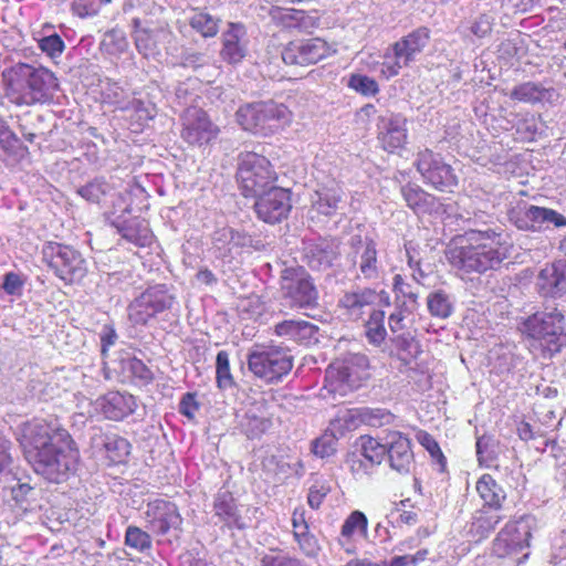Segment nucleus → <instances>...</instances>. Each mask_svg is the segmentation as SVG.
Returning <instances> with one entry per match:
<instances>
[{
    "label": "nucleus",
    "instance_id": "34",
    "mask_svg": "<svg viewBox=\"0 0 566 566\" xmlns=\"http://www.w3.org/2000/svg\"><path fill=\"white\" fill-rule=\"evenodd\" d=\"M378 293L374 289L365 287L346 292L338 301V305L352 316H360L364 310L376 303Z\"/></svg>",
    "mask_w": 566,
    "mask_h": 566
},
{
    "label": "nucleus",
    "instance_id": "53",
    "mask_svg": "<svg viewBox=\"0 0 566 566\" xmlns=\"http://www.w3.org/2000/svg\"><path fill=\"white\" fill-rule=\"evenodd\" d=\"M347 86L366 97L375 96L380 91L376 80L360 73L352 74L347 81Z\"/></svg>",
    "mask_w": 566,
    "mask_h": 566
},
{
    "label": "nucleus",
    "instance_id": "56",
    "mask_svg": "<svg viewBox=\"0 0 566 566\" xmlns=\"http://www.w3.org/2000/svg\"><path fill=\"white\" fill-rule=\"evenodd\" d=\"M101 45L108 54L116 55L126 51L128 41L123 31L113 29L104 34Z\"/></svg>",
    "mask_w": 566,
    "mask_h": 566
},
{
    "label": "nucleus",
    "instance_id": "44",
    "mask_svg": "<svg viewBox=\"0 0 566 566\" xmlns=\"http://www.w3.org/2000/svg\"><path fill=\"white\" fill-rule=\"evenodd\" d=\"M134 41L137 51L145 57L154 56L158 52L157 38L159 30L138 28L139 21L135 20Z\"/></svg>",
    "mask_w": 566,
    "mask_h": 566
},
{
    "label": "nucleus",
    "instance_id": "33",
    "mask_svg": "<svg viewBox=\"0 0 566 566\" xmlns=\"http://www.w3.org/2000/svg\"><path fill=\"white\" fill-rule=\"evenodd\" d=\"M213 512L229 528L244 530L247 527L237 501L229 490L221 488L218 491L213 500Z\"/></svg>",
    "mask_w": 566,
    "mask_h": 566
},
{
    "label": "nucleus",
    "instance_id": "1",
    "mask_svg": "<svg viewBox=\"0 0 566 566\" xmlns=\"http://www.w3.org/2000/svg\"><path fill=\"white\" fill-rule=\"evenodd\" d=\"M18 441L33 471L51 483H62L76 470L80 451L71 434L56 423L33 419L20 428Z\"/></svg>",
    "mask_w": 566,
    "mask_h": 566
},
{
    "label": "nucleus",
    "instance_id": "51",
    "mask_svg": "<svg viewBox=\"0 0 566 566\" xmlns=\"http://www.w3.org/2000/svg\"><path fill=\"white\" fill-rule=\"evenodd\" d=\"M260 564L261 566H306L301 559L277 548H271L261 554Z\"/></svg>",
    "mask_w": 566,
    "mask_h": 566
},
{
    "label": "nucleus",
    "instance_id": "2",
    "mask_svg": "<svg viewBox=\"0 0 566 566\" xmlns=\"http://www.w3.org/2000/svg\"><path fill=\"white\" fill-rule=\"evenodd\" d=\"M512 245L502 232L470 230L454 237L446 249L449 264L465 274L496 270L509 258Z\"/></svg>",
    "mask_w": 566,
    "mask_h": 566
},
{
    "label": "nucleus",
    "instance_id": "38",
    "mask_svg": "<svg viewBox=\"0 0 566 566\" xmlns=\"http://www.w3.org/2000/svg\"><path fill=\"white\" fill-rule=\"evenodd\" d=\"M476 492L484 504L492 510H500L506 499L505 491L490 474H483L478 480Z\"/></svg>",
    "mask_w": 566,
    "mask_h": 566
},
{
    "label": "nucleus",
    "instance_id": "55",
    "mask_svg": "<svg viewBox=\"0 0 566 566\" xmlns=\"http://www.w3.org/2000/svg\"><path fill=\"white\" fill-rule=\"evenodd\" d=\"M125 544L139 553H144L151 548V537L142 528L130 525L126 528Z\"/></svg>",
    "mask_w": 566,
    "mask_h": 566
},
{
    "label": "nucleus",
    "instance_id": "23",
    "mask_svg": "<svg viewBox=\"0 0 566 566\" xmlns=\"http://www.w3.org/2000/svg\"><path fill=\"white\" fill-rule=\"evenodd\" d=\"M146 520L150 531L165 535L171 530H180L182 517L172 502L157 499L148 503Z\"/></svg>",
    "mask_w": 566,
    "mask_h": 566
},
{
    "label": "nucleus",
    "instance_id": "26",
    "mask_svg": "<svg viewBox=\"0 0 566 566\" xmlns=\"http://www.w3.org/2000/svg\"><path fill=\"white\" fill-rule=\"evenodd\" d=\"M387 458L389 467L400 474H408L413 465L411 441L401 432L387 436Z\"/></svg>",
    "mask_w": 566,
    "mask_h": 566
},
{
    "label": "nucleus",
    "instance_id": "43",
    "mask_svg": "<svg viewBox=\"0 0 566 566\" xmlns=\"http://www.w3.org/2000/svg\"><path fill=\"white\" fill-rule=\"evenodd\" d=\"M492 17L486 13H481L473 21L460 22L457 32L463 39H469L471 35L476 39H483L492 31Z\"/></svg>",
    "mask_w": 566,
    "mask_h": 566
},
{
    "label": "nucleus",
    "instance_id": "52",
    "mask_svg": "<svg viewBox=\"0 0 566 566\" xmlns=\"http://www.w3.org/2000/svg\"><path fill=\"white\" fill-rule=\"evenodd\" d=\"M111 186L103 178H95L77 189V193L88 202L98 203L111 191Z\"/></svg>",
    "mask_w": 566,
    "mask_h": 566
},
{
    "label": "nucleus",
    "instance_id": "45",
    "mask_svg": "<svg viewBox=\"0 0 566 566\" xmlns=\"http://www.w3.org/2000/svg\"><path fill=\"white\" fill-rule=\"evenodd\" d=\"M417 308L395 303L394 311L388 316V326L392 334H400L403 331L411 329L413 325V314Z\"/></svg>",
    "mask_w": 566,
    "mask_h": 566
},
{
    "label": "nucleus",
    "instance_id": "62",
    "mask_svg": "<svg viewBox=\"0 0 566 566\" xmlns=\"http://www.w3.org/2000/svg\"><path fill=\"white\" fill-rule=\"evenodd\" d=\"M337 439L333 433L325 432L312 443V451L319 458H328L336 451Z\"/></svg>",
    "mask_w": 566,
    "mask_h": 566
},
{
    "label": "nucleus",
    "instance_id": "32",
    "mask_svg": "<svg viewBox=\"0 0 566 566\" xmlns=\"http://www.w3.org/2000/svg\"><path fill=\"white\" fill-rule=\"evenodd\" d=\"M368 518L361 511H353L344 521L340 533L337 538L338 545L347 554L356 552V541L358 538L367 539Z\"/></svg>",
    "mask_w": 566,
    "mask_h": 566
},
{
    "label": "nucleus",
    "instance_id": "39",
    "mask_svg": "<svg viewBox=\"0 0 566 566\" xmlns=\"http://www.w3.org/2000/svg\"><path fill=\"white\" fill-rule=\"evenodd\" d=\"M221 19L211 14L206 9H192L189 17V25L201 36L214 38L220 29Z\"/></svg>",
    "mask_w": 566,
    "mask_h": 566
},
{
    "label": "nucleus",
    "instance_id": "24",
    "mask_svg": "<svg viewBox=\"0 0 566 566\" xmlns=\"http://www.w3.org/2000/svg\"><path fill=\"white\" fill-rule=\"evenodd\" d=\"M430 40V30L419 27L395 42L385 53V59H397L401 64L409 66L417 60Z\"/></svg>",
    "mask_w": 566,
    "mask_h": 566
},
{
    "label": "nucleus",
    "instance_id": "35",
    "mask_svg": "<svg viewBox=\"0 0 566 566\" xmlns=\"http://www.w3.org/2000/svg\"><path fill=\"white\" fill-rule=\"evenodd\" d=\"M342 201V191L339 187H321L312 197V209L319 214L331 217L335 214L338 205Z\"/></svg>",
    "mask_w": 566,
    "mask_h": 566
},
{
    "label": "nucleus",
    "instance_id": "58",
    "mask_svg": "<svg viewBox=\"0 0 566 566\" xmlns=\"http://www.w3.org/2000/svg\"><path fill=\"white\" fill-rule=\"evenodd\" d=\"M28 148L24 144H0V159L7 166H14L24 159Z\"/></svg>",
    "mask_w": 566,
    "mask_h": 566
},
{
    "label": "nucleus",
    "instance_id": "12",
    "mask_svg": "<svg viewBox=\"0 0 566 566\" xmlns=\"http://www.w3.org/2000/svg\"><path fill=\"white\" fill-rule=\"evenodd\" d=\"M248 366L254 376L276 382L291 371L293 358L282 348L256 346L248 356Z\"/></svg>",
    "mask_w": 566,
    "mask_h": 566
},
{
    "label": "nucleus",
    "instance_id": "19",
    "mask_svg": "<svg viewBox=\"0 0 566 566\" xmlns=\"http://www.w3.org/2000/svg\"><path fill=\"white\" fill-rule=\"evenodd\" d=\"M179 120L180 136L185 142H212L220 134L219 126L212 123L202 106L187 108Z\"/></svg>",
    "mask_w": 566,
    "mask_h": 566
},
{
    "label": "nucleus",
    "instance_id": "47",
    "mask_svg": "<svg viewBox=\"0 0 566 566\" xmlns=\"http://www.w3.org/2000/svg\"><path fill=\"white\" fill-rule=\"evenodd\" d=\"M365 335L368 342L373 345H380L387 336L385 327V312L375 310L370 313L368 321L365 324Z\"/></svg>",
    "mask_w": 566,
    "mask_h": 566
},
{
    "label": "nucleus",
    "instance_id": "5",
    "mask_svg": "<svg viewBox=\"0 0 566 566\" xmlns=\"http://www.w3.org/2000/svg\"><path fill=\"white\" fill-rule=\"evenodd\" d=\"M96 87V99L103 105L129 113V129L133 133L142 132L157 114L156 105L149 98L142 97L135 92L129 93L109 77L99 78Z\"/></svg>",
    "mask_w": 566,
    "mask_h": 566
},
{
    "label": "nucleus",
    "instance_id": "6",
    "mask_svg": "<svg viewBox=\"0 0 566 566\" xmlns=\"http://www.w3.org/2000/svg\"><path fill=\"white\" fill-rule=\"evenodd\" d=\"M291 112L281 103L260 101L241 105L237 113L238 124L256 136L268 137L291 122Z\"/></svg>",
    "mask_w": 566,
    "mask_h": 566
},
{
    "label": "nucleus",
    "instance_id": "46",
    "mask_svg": "<svg viewBox=\"0 0 566 566\" xmlns=\"http://www.w3.org/2000/svg\"><path fill=\"white\" fill-rule=\"evenodd\" d=\"M427 307L433 317L447 318L452 314L453 303L447 292L437 290L429 293L427 297Z\"/></svg>",
    "mask_w": 566,
    "mask_h": 566
},
{
    "label": "nucleus",
    "instance_id": "9",
    "mask_svg": "<svg viewBox=\"0 0 566 566\" xmlns=\"http://www.w3.org/2000/svg\"><path fill=\"white\" fill-rule=\"evenodd\" d=\"M42 258L56 277L66 284L82 280L86 274V261L70 245L49 241L42 247Z\"/></svg>",
    "mask_w": 566,
    "mask_h": 566
},
{
    "label": "nucleus",
    "instance_id": "63",
    "mask_svg": "<svg viewBox=\"0 0 566 566\" xmlns=\"http://www.w3.org/2000/svg\"><path fill=\"white\" fill-rule=\"evenodd\" d=\"M331 485L328 481L323 479H316L312 486L310 488L307 494V503L313 510L319 509L324 499L331 492Z\"/></svg>",
    "mask_w": 566,
    "mask_h": 566
},
{
    "label": "nucleus",
    "instance_id": "37",
    "mask_svg": "<svg viewBox=\"0 0 566 566\" xmlns=\"http://www.w3.org/2000/svg\"><path fill=\"white\" fill-rule=\"evenodd\" d=\"M500 510L480 511L474 514L469 527V534L479 542L488 537L502 521Z\"/></svg>",
    "mask_w": 566,
    "mask_h": 566
},
{
    "label": "nucleus",
    "instance_id": "28",
    "mask_svg": "<svg viewBox=\"0 0 566 566\" xmlns=\"http://www.w3.org/2000/svg\"><path fill=\"white\" fill-rule=\"evenodd\" d=\"M338 254V247L327 239L310 240L304 245V261L314 271L329 269Z\"/></svg>",
    "mask_w": 566,
    "mask_h": 566
},
{
    "label": "nucleus",
    "instance_id": "60",
    "mask_svg": "<svg viewBox=\"0 0 566 566\" xmlns=\"http://www.w3.org/2000/svg\"><path fill=\"white\" fill-rule=\"evenodd\" d=\"M294 539L297 543L300 551L306 557L315 558L318 556L321 552V545L315 535L312 534L310 530L302 533L296 532Z\"/></svg>",
    "mask_w": 566,
    "mask_h": 566
},
{
    "label": "nucleus",
    "instance_id": "7",
    "mask_svg": "<svg viewBox=\"0 0 566 566\" xmlns=\"http://www.w3.org/2000/svg\"><path fill=\"white\" fill-rule=\"evenodd\" d=\"M369 360L365 354L353 353L328 366L324 387L328 392L346 396L368 377Z\"/></svg>",
    "mask_w": 566,
    "mask_h": 566
},
{
    "label": "nucleus",
    "instance_id": "16",
    "mask_svg": "<svg viewBox=\"0 0 566 566\" xmlns=\"http://www.w3.org/2000/svg\"><path fill=\"white\" fill-rule=\"evenodd\" d=\"M416 167L424 184L437 190L447 191L458 184L453 168L439 154L429 149L418 154Z\"/></svg>",
    "mask_w": 566,
    "mask_h": 566
},
{
    "label": "nucleus",
    "instance_id": "61",
    "mask_svg": "<svg viewBox=\"0 0 566 566\" xmlns=\"http://www.w3.org/2000/svg\"><path fill=\"white\" fill-rule=\"evenodd\" d=\"M38 46L51 59L60 57L65 49L64 41L57 33L40 38Z\"/></svg>",
    "mask_w": 566,
    "mask_h": 566
},
{
    "label": "nucleus",
    "instance_id": "40",
    "mask_svg": "<svg viewBox=\"0 0 566 566\" xmlns=\"http://www.w3.org/2000/svg\"><path fill=\"white\" fill-rule=\"evenodd\" d=\"M202 98L197 93L190 81L179 83L175 88V94L171 101V107L175 114L179 117L184 111L195 106H202Z\"/></svg>",
    "mask_w": 566,
    "mask_h": 566
},
{
    "label": "nucleus",
    "instance_id": "22",
    "mask_svg": "<svg viewBox=\"0 0 566 566\" xmlns=\"http://www.w3.org/2000/svg\"><path fill=\"white\" fill-rule=\"evenodd\" d=\"M93 407L105 419L122 421L135 412L137 400L129 392L112 390L98 397L94 401Z\"/></svg>",
    "mask_w": 566,
    "mask_h": 566
},
{
    "label": "nucleus",
    "instance_id": "50",
    "mask_svg": "<svg viewBox=\"0 0 566 566\" xmlns=\"http://www.w3.org/2000/svg\"><path fill=\"white\" fill-rule=\"evenodd\" d=\"M123 369L129 374L137 385L146 386L154 380V373L150 368L136 357L123 360Z\"/></svg>",
    "mask_w": 566,
    "mask_h": 566
},
{
    "label": "nucleus",
    "instance_id": "18",
    "mask_svg": "<svg viewBox=\"0 0 566 566\" xmlns=\"http://www.w3.org/2000/svg\"><path fill=\"white\" fill-rule=\"evenodd\" d=\"M254 211L265 223L275 224L286 219L291 209V192L287 189L273 186L255 196Z\"/></svg>",
    "mask_w": 566,
    "mask_h": 566
},
{
    "label": "nucleus",
    "instance_id": "42",
    "mask_svg": "<svg viewBox=\"0 0 566 566\" xmlns=\"http://www.w3.org/2000/svg\"><path fill=\"white\" fill-rule=\"evenodd\" d=\"M548 93L549 90L545 88L541 84L528 81L516 85L509 96L513 101L536 104L542 102Z\"/></svg>",
    "mask_w": 566,
    "mask_h": 566
},
{
    "label": "nucleus",
    "instance_id": "54",
    "mask_svg": "<svg viewBox=\"0 0 566 566\" xmlns=\"http://www.w3.org/2000/svg\"><path fill=\"white\" fill-rule=\"evenodd\" d=\"M216 379L220 389H229L234 386V380L230 371L229 354L220 350L216 358Z\"/></svg>",
    "mask_w": 566,
    "mask_h": 566
},
{
    "label": "nucleus",
    "instance_id": "8",
    "mask_svg": "<svg viewBox=\"0 0 566 566\" xmlns=\"http://www.w3.org/2000/svg\"><path fill=\"white\" fill-rule=\"evenodd\" d=\"M277 179L268 158L254 151L241 155L237 180L244 197H255L275 186Z\"/></svg>",
    "mask_w": 566,
    "mask_h": 566
},
{
    "label": "nucleus",
    "instance_id": "29",
    "mask_svg": "<svg viewBox=\"0 0 566 566\" xmlns=\"http://www.w3.org/2000/svg\"><path fill=\"white\" fill-rule=\"evenodd\" d=\"M92 448L112 463H122L130 453V443L127 439L113 432L97 431L91 438Z\"/></svg>",
    "mask_w": 566,
    "mask_h": 566
},
{
    "label": "nucleus",
    "instance_id": "4",
    "mask_svg": "<svg viewBox=\"0 0 566 566\" xmlns=\"http://www.w3.org/2000/svg\"><path fill=\"white\" fill-rule=\"evenodd\" d=\"M520 331L526 338L537 342L542 350L551 357L566 346L565 311L558 306L545 305L542 311L524 318Z\"/></svg>",
    "mask_w": 566,
    "mask_h": 566
},
{
    "label": "nucleus",
    "instance_id": "21",
    "mask_svg": "<svg viewBox=\"0 0 566 566\" xmlns=\"http://www.w3.org/2000/svg\"><path fill=\"white\" fill-rule=\"evenodd\" d=\"M129 212L130 209L125 207L123 214L115 216L113 212L107 216V220L127 242L139 248L150 247L155 238L148 222L137 217L126 218L125 214Z\"/></svg>",
    "mask_w": 566,
    "mask_h": 566
},
{
    "label": "nucleus",
    "instance_id": "41",
    "mask_svg": "<svg viewBox=\"0 0 566 566\" xmlns=\"http://www.w3.org/2000/svg\"><path fill=\"white\" fill-rule=\"evenodd\" d=\"M271 426L272 422L270 418L258 415L252 409L248 410L240 420V430L249 439L260 438Z\"/></svg>",
    "mask_w": 566,
    "mask_h": 566
},
{
    "label": "nucleus",
    "instance_id": "14",
    "mask_svg": "<svg viewBox=\"0 0 566 566\" xmlns=\"http://www.w3.org/2000/svg\"><path fill=\"white\" fill-rule=\"evenodd\" d=\"M281 290L292 307L313 308L317 305L318 292L302 266L285 268L282 271Z\"/></svg>",
    "mask_w": 566,
    "mask_h": 566
},
{
    "label": "nucleus",
    "instance_id": "64",
    "mask_svg": "<svg viewBox=\"0 0 566 566\" xmlns=\"http://www.w3.org/2000/svg\"><path fill=\"white\" fill-rule=\"evenodd\" d=\"M476 457L481 465L491 467L495 460L494 443L491 437L482 436L476 440Z\"/></svg>",
    "mask_w": 566,
    "mask_h": 566
},
{
    "label": "nucleus",
    "instance_id": "3",
    "mask_svg": "<svg viewBox=\"0 0 566 566\" xmlns=\"http://www.w3.org/2000/svg\"><path fill=\"white\" fill-rule=\"evenodd\" d=\"M7 82V96L18 106L45 104L59 91V80L46 67L17 63L2 72Z\"/></svg>",
    "mask_w": 566,
    "mask_h": 566
},
{
    "label": "nucleus",
    "instance_id": "20",
    "mask_svg": "<svg viewBox=\"0 0 566 566\" xmlns=\"http://www.w3.org/2000/svg\"><path fill=\"white\" fill-rule=\"evenodd\" d=\"M331 48L321 38L291 41L282 50V60L287 65L315 64L328 56Z\"/></svg>",
    "mask_w": 566,
    "mask_h": 566
},
{
    "label": "nucleus",
    "instance_id": "17",
    "mask_svg": "<svg viewBox=\"0 0 566 566\" xmlns=\"http://www.w3.org/2000/svg\"><path fill=\"white\" fill-rule=\"evenodd\" d=\"M510 221L520 230H539L544 224L556 228L566 227V217L548 208H542L521 201L509 210Z\"/></svg>",
    "mask_w": 566,
    "mask_h": 566
},
{
    "label": "nucleus",
    "instance_id": "31",
    "mask_svg": "<svg viewBox=\"0 0 566 566\" xmlns=\"http://www.w3.org/2000/svg\"><path fill=\"white\" fill-rule=\"evenodd\" d=\"M274 333L285 340L303 346L318 342V327L304 319H285L277 323Z\"/></svg>",
    "mask_w": 566,
    "mask_h": 566
},
{
    "label": "nucleus",
    "instance_id": "10",
    "mask_svg": "<svg viewBox=\"0 0 566 566\" xmlns=\"http://www.w3.org/2000/svg\"><path fill=\"white\" fill-rule=\"evenodd\" d=\"M176 296L167 284L148 286L128 305V318L134 325L145 326L158 314L172 307Z\"/></svg>",
    "mask_w": 566,
    "mask_h": 566
},
{
    "label": "nucleus",
    "instance_id": "15",
    "mask_svg": "<svg viewBox=\"0 0 566 566\" xmlns=\"http://www.w3.org/2000/svg\"><path fill=\"white\" fill-rule=\"evenodd\" d=\"M348 245V258L356 268V277L361 281L376 282L380 279L382 269L378 260L377 244L371 238L352 235Z\"/></svg>",
    "mask_w": 566,
    "mask_h": 566
},
{
    "label": "nucleus",
    "instance_id": "59",
    "mask_svg": "<svg viewBox=\"0 0 566 566\" xmlns=\"http://www.w3.org/2000/svg\"><path fill=\"white\" fill-rule=\"evenodd\" d=\"M394 335L398 348L405 352L409 357L417 358L422 353L421 346L411 329Z\"/></svg>",
    "mask_w": 566,
    "mask_h": 566
},
{
    "label": "nucleus",
    "instance_id": "25",
    "mask_svg": "<svg viewBox=\"0 0 566 566\" xmlns=\"http://www.w3.org/2000/svg\"><path fill=\"white\" fill-rule=\"evenodd\" d=\"M248 48L249 36L244 24L229 22L221 35L220 59L230 65H237L247 56Z\"/></svg>",
    "mask_w": 566,
    "mask_h": 566
},
{
    "label": "nucleus",
    "instance_id": "13",
    "mask_svg": "<svg viewBox=\"0 0 566 566\" xmlns=\"http://www.w3.org/2000/svg\"><path fill=\"white\" fill-rule=\"evenodd\" d=\"M536 525V518L528 514L507 522L493 542V553L501 558L521 553L530 546Z\"/></svg>",
    "mask_w": 566,
    "mask_h": 566
},
{
    "label": "nucleus",
    "instance_id": "11",
    "mask_svg": "<svg viewBox=\"0 0 566 566\" xmlns=\"http://www.w3.org/2000/svg\"><path fill=\"white\" fill-rule=\"evenodd\" d=\"M211 247L218 259L228 262L244 252L251 253L265 249V244L260 238L229 226L214 229L211 234Z\"/></svg>",
    "mask_w": 566,
    "mask_h": 566
},
{
    "label": "nucleus",
    "instance_id": "36",
    "mask_svg": "<svg viewBox=\"0 0 566 566\" xmlns=\"http://www.w3.org/2000/svg\"><path fill=\"white\" fill-rule=\"evenodd\" d=\"M407 132V118L401 114H391L379 118L378 134L382 142H405Z\"/></svg>",
    "mask_w": 566,
    "mask_h": 566
},
{
    "label": "nucleus",
    "instance_id": "27",
    "mask_svg": "<svg viewBox=\"0 0 566 566\" xmlns=\"http://www.w3.org/2000/svg\"><path fill=\"white\" fill-rule=\"evenodd\" d=\"M400 192L406 205L416 214H442L446 212L444 205L440 199L416 184L408 182L401 186Z\"/></svg>",
    "mask_w": 566,
    "mask_h": 566
},
{
    "label": "nucleus",
    "instance_id": "30",
    "mask_svg": "<svg viewBox=\"0 0 566 566\" xmlns=\"http://www.w3.org/2000/svg\"><path fill=\"white\" fill-rule=\"evenodd\" d=\"M536 286L542 296H556L566 292V260L545 264L539 271Z\"/></svg>",
    "mask_w": 566,
    "mask_h": 566
},
{
    "label": "nucleus",
    "instance_id": "48",
    "mask_svg": "<svg viewBox=\"0 0 566 566\" xmlns=\"http://www.w3.org/2000/svg\"><path fill=\"white\" fill-rule=\"evenodd\" d=\"M392 291L395 293V303L418 310L419 293L400 274L394 276Z\"/></svg>",
    "mask_w": 566,
    "mask_h": 566
},
{
    "label": "nucleus",
    "instance_id": "49",
    "mask_svg": "<svg viewBox=\"0 0 566 566\" xmlns=\"http://www.w3.org/2000/svg\"><path fill=\"white\" fill-rule=\"evenodd\" d=\"M359 441V452L369 461V465H379L387 453V442L381 444L369 436H361Z\"/></svg>",
    "mask_w": 566,
    "mask_h": 566
},
{
    "label": "nucleus",
    "instance_id": "57",
    "mask_svg": "<svg viewBox=\"0 0 566 566\" xmlns=\"http://www.w3.org/2000/svg\"><path fill=\"white\" fill-rule=\"evenodd\" d=\"M394 415L382 408H365L360 411V422H365L371 427H382L391 423Z\"/></svg>",
    "mask_w": 566,
    "mask_h": 566
}]
</instances>
